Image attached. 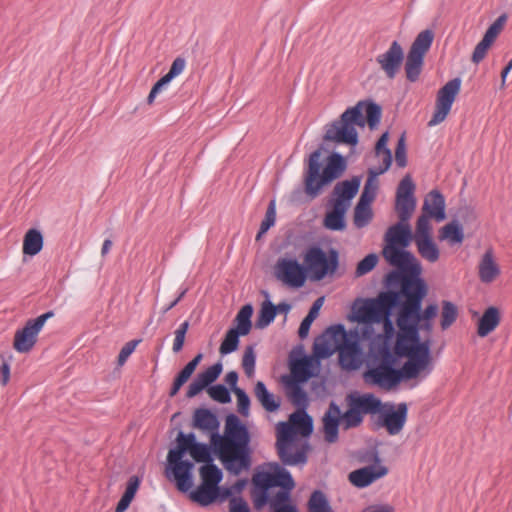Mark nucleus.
I'll return each instance as SVG.
<instances>
[{"instance_id":"nucleus-1","label":"nucleus","mask_w":512,"mask_h":512,"mask_svg":"<svg viewBox=\"0 0 512 512\" xmlns=\"http://www.w3.org/2000/svg\"><path fill=\"white\" fill-rule=\"evenodd\" d=\"M418 268L414 274L407 275L391 271L385 279L387 291L380 292L370 303V316L372 320H380L392 315L393 309L398 307L396 319L399 332L396 337L394 352L398 356L409 355L423 346L430 356L429 342H421L419 323L422 301L427 293L425 281L420 277Z\"/></svg>"},{"instance_id":"nucleus-2","label":"nucleus","mask_w":512,"mask_h":512,"mask_svg":"<svg viewBox=\"0 0 512 512\" xmlns=\"http://www.w3.org/2000/svg\"><path fill=\"white\" fill-rule=\"evenodd\" d=\"M347 410L342 413L335 401L329 403L328 409L322 417L324 439L328 443H335L339 438V426L344 430L359 427L365 415L380 414L379 423L389 435L399 434L407 421L408 406L401 402L396 406L385 404L388 409L383 410V403L373 393L351 392L346 395Z\"/></svg>"},{"instance_id":"nucleus-3","label":"nucleus","mask_w":512,"mask_h":512,"mask_svg":"<svg viewBox=\"0 0 512 512\" xmlns=\"http://www.w3.org/2000/svg\"><path fill=\"white\" fill-rule=\"evenodd\" d=\"M250 434L245 424L233 413L226 417L224 436L212 433L211 444L229 472L238 475L251 466Z\"/></svg>"},{"instance_id":"nucleus-4","label":"nucleus","mask_w":512,"mask_h":512,"mask_svg":"<svg viewBox=\"0 0 512 512\" xmlns=\"http://www.w3.org/2000/svg\"><path fill=\"white\" fill-rule=\"evenodd\" d=\"M381 120V107L372 101H359L347 108L339 119L325 125V142L356 146L359 142L356 126L364 127L367 123L371 130Z\"/></svg>"},{"instance_id":"nucleus-5","label":"nucleus","mask_w":512,"mask_h":512,"mask_svg":"<svg viewBox=\"0 0 512 512\" xmlns=\"http://www.w3.org/2000/svg\"><path fill=\"white\" fill-rule=\"evenodd\" d=\"M399 357L408 358L400 369L369 367L363 373L364 382L368 385L389 390L396 387L403 380L414 379L423 371L429 374L432 370L431 358H427V352L423 346L409 355Z\"/></svg>"},{"instance_id":"nucleus-6","label":"nucleus","mask_w":512,"mask_h":512,"mask_svg":"<svg viewBox=\"0 0 512 512\" xmlns=\"http://www.w3.org/2000/svg\"><path fill=\"white\" fill-rule=\"evenodd\" d=\"M413 239L409 222L399 220L390 226L384 235L385 245L382 250L384 259L397 268L398 273L414 274L416 268L421 273V266L415 256L406 248Z\"/></svg>"},{"instance_id":"nucleus-7","label":"nucleus","mask_w":512,"mask_h":512,"mask_svg":"<svg viewBox=\"0 0 512 512\" xmlns=\"http://www.w3.org/2000/svg\"><path fill=\"white\" fill-rule=\"evenodd\" d=\"M321 154L322 147H319L309 155L308 167L304 174V191L311 199L316 198L325 185L339 178L347 167L345 158L340 153L333 152L320 173Z\"/></svg>"},{"instance_id":"nucleus-8","label":"nucleus","mask_w":512,"mask_h":512,"mask_svg":"<svg viewBox=\"0 0 512 512\" xmlns=\"http://www.w3.org/2000/svg\"><path fill=\"white\" fill-rule=\"evenodd\" d=\"M269 471H261L253 476V489L251 492L255 509H262L269 501L271 490L280 487V490L291 491L294 488V480L288 470L279 463L269 464Z\"/></svg>"},{"instance_id":"nucleus-9","label":"nucleus","mask_w":512,"mask_h":512,"mask_svg":"<svg viewBox=\"0 0 512 512\" xmlns=\"http://www.w3.org/2000/svg\"><path fill=\"white\" fill-rule=\"evenodd\" d=\"M195 442L194 433L184 434L180 431L176 438V447L170 449L167 455L168 466L172 469L176 486L181 492H187L193 485L194 464L189 460H183V457L187 452L190 453Z\"/></svg>"},{"instance_id":"nucleus-10","label":"nucleus","mask_w":512,"mask_h":512,"mask_svg":"<svg viewBox=\"0 0 512 512\" xmlns=\"http://www.w3.org/2000/svg\"><path fill=\"white\" fill-rule=\"evenodd\" d=\"M222 370V363L217 362L205 371L198 373L194 380L189 384L186 396L188 398H193L208 387L207 392L214 401L221 404L229 403L231 401V394L226 386L223 384L209 386L218 379Z\"/></svg>"},{"instance_id":"nucleus-11","label":"nucleus","mask_w":512,"mask_h":512,"mask_svg":"<svg viewBox=\"0 0 512 512\" xmlns=\"http://www.w3.org/2000/svg\"><path fill=\"white\" fill-rule=\"evenodd\" d=\"M304 263L311 278L319 281L335 273L339 265V253L332 248L327 255L319 246H311L304 254Z\"/></svg>"},{"instance_id":"nucleus-12","label":"nucleus","mask_w":512,"mask_h":512,"mask_svg":"<svg viewBox=\"0 0 512 512\" xmlns=\"http://www.w3.org/2000/svg\"><path fill=\"white\" fill-rule=\"evenodd\" d=\"M434 33L430 29L421 31L413 41L404 64L406 78L410 82H416L422 72L424 57L431 48Z\"/></svg>"},{"instance_id":"nucleus-13","label":"nucleus","mask_w":512,"mask_h":512,"mask_svg":"<svg viewBox=\"0 0 512 512\" xmlns=\"http://www.w3.org/2000/svg\"><path fill=\"white\" fill-rule=\"evenodd\" d=\"M361 460L363 462H372L373 464L349 473L348 479L355 487L366 488L388 474V468L381 464V458L376 449L367 451Z\"/></svg>"},{"instance_id":"nucleus-14","label":"nucleus","mask_w":512,"mask_h":512,"mask_svg":"<svg viewBox=\"0 0 512 512\" xmlns=\"http://www.w3.org/2000/svg\"><path fill=\"white\" fill-rule=\"evenodd\" d=\"M53 316V311H47L35 319L28 320L23 328L15 332L13 342L14 349L19 353H28L31 351L37 341V335L43 328L45 322Z\"/></svg>"},{"instance_id":"nucleus-15","label":"nucleus","mask_w":512,"mask_h":512,"mask_svg":"<svg viewBox=\"0 0 512 512\" xmlns=\"http://www.w3.org/2000/svg\"><path fill=\"white\" fill-rule=\"evenodd\" d=\"M461 79L449 80L439 91L436 99L435 111L428 122V126H436L443 122L451 110L452 104L460 91Z\"/></svg>"},{"instance_id":"nucleus-16","label":"nucleus","mask_w":512,"mask_h":512,"mask_svg":"<svg viewBox=\"0 0 512 512\" xmlns=\"http://www.w3.org/2000/svg\"><path fill=\"white\" fill-rule=\"evenodd\" d=\"M275 276L285 284L299 288L306 281L307 269L296 259L279 258L275 265Z\"/></svg>"},{"instance_id":"nucleus-17","label":"nucleus","mask_w":512,"mask_h":512,"mask_svg":"<svg viewBox=\"0 0 512 512\" xmlns=\"http://www.w3.org/2000/svg\"><path fill=\"white\" fill-rule=\"evenodd\" d=\"M404 60V50L398 41H393L388 50L376 57L380 68L389 79H394Z\"/></svg>"},{"instance_id":"nucleus-18","label":"nucleus","mask_w":512,"mask_h":512,"mask_svg":"<svg viewBox=\"0 0 512 512\" xmlns=\"http://www.w3.org/2000/svg\"><path fill=\"white\" fill-rule=\"evenodd\" d=\"M295 429L287 422H280L277 430L276 449L278 457L282 464H292L303 459L302 454H297L296 457L286 456V448L289 443H295Z\"/></svg>"},{"instance_id":"nucleus-19","label":"nucleus","mask_w":512,"mask_h":512,"mask_svg":"<svg viewBox=\"0 0 512 512\" xmlns=\"http://www.w3.org/2000/svg\"><path fill=\"white\" fill-rule=\"evenodd\" d=\"M360 184L361 178L358 176H354L350 180L338 182L332 192L331 204L340 202L348 209L350 201L359 191Z\"/></svg>"},{"instance_id":"nucleus-20","label":"nucleus","mask_w":512,"mask_h":512,"mask_svg":"<svg viewBox=\"0 0 512 512\" xmlns=\"http://www.w3.org/2000/svg\"><path fill=\"white\" fill-rule=\"evenodd\" d=\"M445 198L443 194L437 190H431L425 197L422 212L432 216L437 222H441L446 218L445 214Z\"/></svg>"},{"instance_id":"nucleus-21","label":"nucleus","mask_w":512,"mask_h":512,"mask_svg":"<svg viewBox=\"0 0 512 512\" xmlns=\"http://www.w3.org/2000/svg\"><path fill=\"white\" fill-rule=\"evenodd\" d=\"M501 273L495 261L493 250L487 249L478 264V276L482 283L493 282Z\"/></svg>"},{"instance_id":"nucleus-22","label":"nucleus","mask_w":512,"mask_h":512,"mask_svg":"<svg viewBox=\"0 0 512 512\" xmlns=\"http://www.w3.org/2000/svg\"><path fill=\"white\" fill-rule=\"evenodd\" d=\"M348 209L340 202L332 204V211L324 218V226L332 231H342L345 226V213Z\"/></svg>"},{"instance_id":"nucleus-23","label":"nucleus","mask_w":512,"mask_h":512,"mask_svg":"<svg viewBox=\"0 0 512 512\" xmlns=\"http://www.w3.org/2000/svg\"><path fill=\"white\" fill-rule=\"evenodd\" d=\"M500 323L499 310L496 307H489L485 310L482 317L478 321L477 333L480 337H486Z\"/></svg>"},{"instance_id":"nucleus-24","label":"nucleus","mask_w":512,"mask_h":512,"mask_svg":"<svg viewBox=\"0 0 512 512\" xmlns=\"http://www.w3.org/2000/svg\"><path fill=\"white\" fill-rule=\"evenodd\" d=\"M193 426L204 431H215L219 427L217 416L206 408L196 409L193 417Z\"/></svg>"},{"instance_id":"nucleus-25","label":"nucleus","mask_w":512,"mask_h":512,"mask_svg":"<svg viewBox=\"0 0 512 512\" xmlns=\"http://www.w3.org/2000/svg\"><path fill=\"white\" fill-rule=\"evenodd\" d=\"M43 235L38 229H29L23 239V253L29 256L37 255L43 248Z\"/></svg>"},{"instance_id":"nucleus-26","label":"nucleus","mask_w":512,"mask_h":512,"mask_svg":"<svg viewBox=\"0 0 512 512\" xmlns=\"http://www.w3.org/2000/svg\"><path fill=\"white\" fill-rule=\"evenodd\" d=\"M219 497V486H212L201 483L196 490L191 493L193 501L202 506H208L215 502Z\"/></svg>"},{"instance_id":"nucleus-27","label":"nucleus","mask_w":512,"mask_h":512,"mask_svg":"<svg viewBox=\"0 0 512 512\" xmlns=\"http://www.w3.org/2000/svg\"><path fill=\"white\" fill-rule=\"evenodd\" d=\"M273 512H299L295 505L290 503V491L278 490L269 495L268 503Z\"/></svg>"},{"instance_id":"nucleus-28","label":"nucleus","mask_w":512,"mask_h":512,"mask_svg":"<svg viewBox=\"0 0 512 512\" xmlns=\"http://www.w3.org/2000/svg\"><path fill=\"white\" fill-rule=\"evenodd\" d=\"M254 394L266 411L274 412L279 409L280 402L275 400L274 395L268 391L264 382L258 381L255 384Z\"/></svg>"},{"instance_id":"nucleus-29","label":"nucleus","mask_w":512,"mask_h":512,"mask_svg":"<svg viewBox=\"0 0 512 512\" xmlns=\"http://www.w3.org/2000/svg\"><path fill=\"white\" fill-rule=\"evenodd\" d=\"M414 241L417 246L418 253L423 259L431 263H434L439 259L440 251L438 246L434 243L432 236Z\"/></svg>"},{"instance_id":"nucleus-30","label":"nucleus","mask_w":512,"mask_h":512,"mask_svg":"<svg viewBox=\"0 0 512 512\" xmlns=\"http://www.w3.org/2000/svg\"><path fill=\"white\" fill-rule=\"evenodd\" d=\"M372 300L373 298H368L364 300L363 304L357 310L356 319L358 320V322L364 324L383 323L386 332L392 331L393 324L391 321V315H388L387 317H384L383 319H380L378 321H374L368 317L370 316V311L368 310V308H370V303Z\"/></svg>"},{"instance_id":"nucleus-31","label":"nucleus","mask_w":512,"mask_h":512,"mask_svg":"<svg viewBox=\"0 0 512 512\" xmlns=\"http://www.w3.org/2000/svg\"><path fill=\"white\" fill-rule=\"evenodd\" d=\"M311 360L308 357L301 358L294 362L291 367L292 378H288V381L306 382L312 376L311 371Z\"/></svg>"},{"instance_id":"nucleus-32","label":"nucleus","mask_w":512,"mask_h":512,"mask_svg":"<svg viewBox=\"0 0 512 512\" xmlns=\"http://www.w3.org/2000/svg\"><path fill=\"white\" fill-rule=\"evenodd\" d=\"M388 139V132H384L377 140L375 145V155L377 157L383 155V164L376 168L378 169V173H385L392 164V153L391 150L387 147Z\"/></svg>"},{"instance_id":"nucleus-33","label":"nucleus","mask_w":512,"mask_h":512,"mask_svg":"<svg viewBox=\"0 0 512 512\" xmlns=\"http://www.w3.org/2000/svg\"><path fill=\"white\" fill-rule=\"evenodd\" d=\"M253 314V306L251 304L244 305L237 313L235 317L236 327L233 328L236 331H239L242 336H246L249 334L252 322L251 317Z\"/></svg>"},{"instance_id":"nucleus-34","label":"nucleus","mask_w":512,"mask_h":512,"mask_svg":"<svg viewBox=\"0 0 512 512\" xmlns=\"http://www.w3.org/2000/svg\"><path fill=\"white\" fill-rule=\"evenodd\" d=\"M200 477L202 480L201 483L218 486V484L222 481L223 473L221 469L213 463L212 460L211 462L205 463L200 468Z\"/></svg>"},{"instance_id":"nucleus-35","label":"nucleus","mask_w":512,"mask_h":512,"mask_svg":"<svg viewBox=\"0 0 512 512\" xmlns=\"http://www.w3.org/2000/svg\"><path fill=\"white\" fill-rule=\"evenodd\" d=\"M373 218L370 203L358 201L354 209L353 223L358 229L366 227Z\"/></svg>"},{"instance_id":"nucleus-36","label":"nucleus","mask_w":512,"mask_h":512,"mask_svg":"<svg viewBox=\"0 0 512 512\" xmlns=\"http://www.w3.org/2000/svg\"><path fill=\"white\" fill-rule=\"evenodd\" d=\"M276 317V307L270 301L266 300L262 303L260 311L255 322V326L258 329H263L270 325Z\"/></svg>"},{"instance_id":"nucleus-37","label":"nucleus","mask_w":512,"mask_h":512,"mask_svg":"<svg viewBox=\"0 0 512 512\" xmlns=\"http://www.w3.org/2000/svg\"><path fill=\"white\" fill-rule=\"evenodd\" d=\"M396 353L393 354L389 347L382 346L372 355L373 367L395 368Z\"/></svg>"},{"instance_id":"nucleus-38","label":"nucleus","mask_w":512,"mask_h":512,"mask_svg":"<svg viewBox=\"0 0 512 512\" xmlns=\"http://www.w3.org/2000/svg\"><path fill=\"white\" fill-rule=\"evenodd\" d=\"M337 351V346L331 344L325 334L319 335L313 344V353L318 359H325L333 355Z\"/></svg>"},{"instance_id":"nucleus-39","label":"nucleus","mask_w":512,"mask_h":512,"mask_svg":"<svg viewBox=\"0 0 512 512\" xmlns=\"http://www.w3.org/2000/svg\"><path fill=\"white\" fill-rule=\"evenodd\" d=\"M323 301H324L323 297L316 299V301L311 306L308 314L302 320V322L299 326V329H298V335L301 339H304L307 337L314 319L318 316V313L323 304Z\"/></svg>"},{"instance_id":"nucleus-40","label":"nucleus","mask_w":512,"mask_h":512,"mask_svg":"<svg viewBox=\"0 0 512 512\" xmlns=\"http://www.w3.org/2000/svg\"><path fill=\"white\" fill-rule=\"evenodd\" d=\"M415 208V198L396 197L395 210L398 214L399 220H402L403 222H409Z\"/></svg>"},{"instance_id":"nucleus-41","label":"nucleus","mask_w":512,"mask_h":512,"mask_svg":"<svg viewBox=\"0 0 512 512\" xmlns=\"http://www.w3.org/2000/svg\"><path fill=\"white\" fill-rule=\"evenodd\" d=\"M308 512H332L329 501L322 491L312 492L308 501Z\"/></svg>"},{"instance_id":"nucleus-42","label":"nucleus","mask_w":512,"mask_h":512,"mask_svg":"<svg viewBox=\"0 0 512 512\" xmlns=\"http://www.w3.org/2000/svg\"><path fill=\"white\" fill-rule=\"evenodd\" d=\"M323 333L331 344L337 346V349L349 338L343 324L331 325Z\"/></svg>"},{"instance_id":"nucleus-43","label":"nucleus","mask_w":512,"mask_h":512,"mask_svg":"<svg viewBox=\"0 0 512 512\" xmlns=\"http://www.w3.org/2000/svg\"><path fill=\"white\" fill-rule=\"evenodd\" d=\"M440 238L447 239L451 243H461L464 239L461 225L457 221L446 224L440 231Z\"/></svg>"},{"instance_id":"nucleus-44","label":"nucleus","mask_w":512,"mask_h":512,"mask_svg":"<svg viewBox=\"0 0 512 512\" xmlns=\"http://www.w3.org/2000/svg\"><path fill=\"white\" fill-rule=\"evenodd\" d=\"M382 173H378V169L372 168L369 170V177L365 183L364 190L360 196L359 201L371 203L376 196L377 183L375 178Z\"/></svg>"},{"instance_id":"nucleus-45","label":"nucleus","mask_w":512,"mask_h":512,"mask_svg":"<svg viewBox=\"0 0 512 512\" xmlns=\"http://www.w3.org/2000/svg\"><path fill=\"white\" fill-rule=\"evenodd\" d=\"M458 308L457 306L447 300L442 301L441 311V328L442 330L448 329L457 319Z\"/></svg>"},{"instance_id":"nucleus-46","label":"nucleus","mask_w":512,"mask_h":512,"mask_svg":"<svg viewBox=\"0 0 512 512\" xmlns=\"http://www.w3.org/2000/svg\"><path fill=\"white\" fill-rule=\"evenodd\" d=\"M240 336H242V334L239 331L230 328L226 332L225 337L220 345V354L227 355L237 350Z\"/></svg>"},{"instance_id":"nucleus-47","label":"nucleus","mask_w":512,"mask_h":512,"mask_svg":"<svg viewBox=\"0 0 512 512\" xmlns=\"http://www.w3.org/2000/svg\"><path fill=\"white\" fill-rule=\"evenodd\" d=\"M337 351H339L341 363L344 366H349L353 358L358 354L359 346L357 342L351 341L350 338H348Z\"/></svg>"},{"instance_id":"nucleus-48","label":"nucleus","mask_w":512,"mask_h":512,"mask_svg":"<svg viewBox=\"0 0 512 512\" xmlns=\"http://www.w3.org/2000/svg\"><path fill=\"white\" fill-rule=\"evenodd\" d=\"M276 221V203L275 200H271L268 204L266 214L261 222L259 231L256 235V239L259 240L268 230L274 226Z\"/></svg>"},{"instance_id":"nucleus-49","label":"nucleus","mask_w":512,"mask_h":512,"mask_svg":"<svg viewBox=\"0 0 512 512\" xmlns=\"http://www.w3.org/2000/svg\"><path fill=\"white\" fill-rule=\"evenodd\" d=\"M287 387L290 389L292 401L297 406H305L307 403V394L301 387L302 382L285 380Z\"/></svg>"},{"instance_id":"nucleus-50","label":"nucleus","mask_w":512,"mask_h":512,"mask_svg":"<svg viewBox=\"0 0 512 512\" xmlns=\"http://www.w3.org/2000/svg\"><path fill=\"white\" fill-rule=\"evenodd\" d=\"M189 454L196 462L207 463L213 460L211 456V447L197 441L193 445Z\"/></svg>"},{"instance_id":"nucleus-51","label":"nucleus","mask_w":512,"mask_h":512,"mask_svg":"<svg viewBox=\"0 0 512 512\" xmlns=\"http://www.w3.org/2000/svg\"><path fill=\"white\" fill-rule=\"evenodd\" d=\"M432 218V216H429L422 212V214L418 217L416 222V230L413 235L414 240L431 237V225L429 222V219Z\"/></svg>"},{"instance_id":"nucleus-52","label":"nucleus","mask_w":512,"mask_h":512,"mask_svg":"<svg viewBox=\"0 0 512 512\" xmlns=\"http://www.w3.org/2000/svg\"><path fill=\"white\" fill-rule=\"evenodd\" d=\"M291 420L297 425L303 436H308L312 433L313 421L307 413L304 412L303 415L294 413L291 416Z\"/></svg>"},{"instance_id":"nucleus-53","label":"nucleus","mask_w":512,"mask_h":512,"mask_svg":"<svg viewBox=\"0 0 512 512\" xmlns=\"http://www.w3.org/2000/svg\"><path fill=\"white\" fill-rule=\"evenodd\" d=\"M255 363H256V355L254 352L253 345H248L245 348L243 358H242V367L244 369L245 374L248 377H251L255 372Z\"/></svg>"},{"instance_id":"nucleus-54","label":"nucleus","mask_w":512,"mask_h":512,"mask_svg":"<svg viewBox=\"0 0 512 512\" xmlns=\"http://www.w3.org/2000/svg\"><path fill=\"white\" fill-rule=\"evenodd\" d=\"M378 262V257L376 254L371 253L365 256L356 267L357 276H362L370 272L374 269Z\"/></svg>"},{"instance_id":"nucleus-55","label":"nucleus","mask_w":512,"mask_h":512,"mask_svg":"<svg viewBox=\"0 0 512 512\" xmlns=\"http://www.w3.org/2000/svg\"><path fill=\"white\" fill-rule=\"evenodd\" d=\"M492 41L483 36L482 40L476 45L472 53V62L479 64L486 56L488 49L492 45Z\"/></svg>"},{"instance_id":"nucleus-56","label":"nucleus","mask_w":512,"mask_h":512,"mask_svg":"<svg viewBox=\"0 0 512 512\" xmlns=\"http://www.w3.org/2000/svg\"><path fill=\"white\" fill-rule=\"evenodd\" d=\"M415 185L409 175L405 176L399 183L396 197L415 198Z\"/></svg>"},{"instance_id":"nucleus-57","label":"nucleus","mask_w":512,"mask_h":512,"mask_svg":"<svg viewBox=\"0 0 512 512\" xmlns=\"http://www.w3.org/2000/svg\"><path fill=\"white\" fill-rule=\"evenodd\" d=\"M189 321H184L179 325V327L175 330V338L173 342L172 350L174 353H178L182 350L184 342H185V336L189 329Z\"/></svg>"},{"instance_id":"nucleus-58","label":"nucleus","mask_w":512,"mask_h":512,"mask_svg":"<svg viewBox=\"0 0 512 512\" xmlns=\"http://www.w3.org/2000/svg\"><path fill=\"white\" fill-rule=\"evenodd\" d=\"M507 15L502 14L500 15L486 30L484 36L491 40L492 42L495 41L499 33L502 31L504 25L507 22Z\"/></svg>"},{"instance_id":"nucleus-59","label":"nucleus","mask_w":512,"mask_h":512,"mask_svg":"<svg viewBox=\"0 0 512 512\" xmlns=\"http://www.w3.org/2000/svg\"><path fill=\"white\" fill-rule=\"evenodd\" d=\"M307 445L302 446L301 448H297L295 443H289L286 448V456L287 457H296L297 454H302L303 459L292 464H284L285 466H296V465H304L307 462Z\"/></svg>"},{"instance_id":"nucleus-60","label":"nucleus","mask_w":512,"mask_h":512,"mask_svg":"<svg viewBox=\"0 0 512 512\" xmlns=\"http://www.w3.org/2000/svg\"><path fill=\"white\" fill-rule=\"evenodd\" d=\"M395 161L397 166L400 168H404L407 165L405 134H402L398 139L397 146L395 148Z\"/></svg>"},{"instance_id":"nucleus-61","label":"nucleus","mask_w":512,"mask_h":512,"mask_svg":"<svg viewBox=\"0 0 512 512\" xmlns=\"http://www.w3.org/2000/svg\"><path fill=\"white\" fill-rule=\"evenodd\" d=\"M234 393L237 397L238 412L242 416L247 417L249 415V409H250L249 396L243 389H237V390H235Z\"/></svg>"},{"instance_id":"nucleus-62","label":"nucleus","mask_w":512,"mask_h":512,"mask_svg":"<svg viewBox=\"0 0 512 512\" xmlns=\"http://www.w3.org/2000/svg\"><path fill=\"white\" fill-rule=\"evenodd\" d=\"M141 342L140 339H134L125 343L121 348L118 355V365L122 366L127 361L129 356L135 351L137 345Z\"/></svg>"},{"instance_id":"nucleus-63","label":"nucleus","mask_w":512,"mask_h":512,"mask_svg":"<svg viewBox=\"0 0 512 512\" xmlns=\"http://www.w3.org/2000/svg\"><path fill=\"white\" fill-rule=\"evenodd\" d=\"M186 67V60L182 57H177L173 62L168 71V74L174 79L180 75Z\"/></svg>"},{"instance_id":"nucleus-64","label":"nucleus","mask_w":512,"mask_h":512,"mask_svg":"<svg viewBox=\"0 0 512 512\" xmlns=\"http://www.w3.org/2000/svg\"><path fill=\"white\" fill-rule=\"evenodd\" d=\"M230 512H250L247 502L241 497H234L230 501Z\"/></svg>"}]
</instances>
